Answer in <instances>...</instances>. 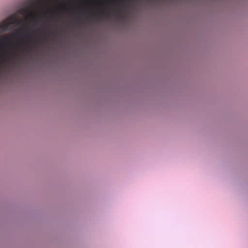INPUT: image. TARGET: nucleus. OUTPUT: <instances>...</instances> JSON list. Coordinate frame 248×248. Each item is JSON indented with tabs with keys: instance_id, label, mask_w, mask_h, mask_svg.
<instances>
[{
	"instance_id": "7",
	"label": "nucleus",
	"mask_w": 248,
	"mask_h": 248,
	"mask_svg": "<svg viewBox=\"0 0 248 248\" xmlns=\"http://www.w3.org/2000/svg\"><path fill=\"white\" fill-rule=\"evenodd\" d=\"M16 56V54L15 53H11L10 55V57L8 59H5L6 60H11V59H13Z\"/></svg>"
},
{
	"instance_id": "13",
	"label": "nucleus",
	"mask_w": 248,
	"mask_h": 248,
	"mask_svg": "<svg viewBox=\"0 0 248 248\" xmlns=\"http://www.w3.org/2000/svg\"><path fill=\"white\" fill-rule=\"evenodd\" d=\"M20 43L22 44L23 42V41H20Z\"/></svg>"
},
{
	"instance_id": "2",
	"label": "nucleus",
	"mask_w": 248,
	"mask_h": 248,
	"mask_svg": "<svg viewBox=\"0 0 248 248\" xmlns=\"http://www.w3.org/2000/svg\"><path fill=\"white\" fill-rule=\"evenodd\" d=\"M121 3L124 4V7H122L120 4H117V8L114 9L112 11L113 14L119 19H121L123 18L125 9L129 7V4L124 0H121Z\"/></svg>"
},
{
	"instance_id": "12",
	"label": "nucleus",
	"mask_w": 248,
	"mask_h": 248,
	"mask_svg": "<svg viewBox=\"0 0 248 248\" xmlns=\"http://www.w3.org/2000/svg\"><path fill=\"white\" fill-rule=\"evenodd\" d=\"M36 20H33V22H35V23H36Z\"/></svg>"
},
{
	"instance_id": "14",
	"label": "nucleus",
	"mask_w": 248,
	"mask_h": 248,
	"mask_svg": "<svg viewBox=\"0 0 248 248\" xmlns=\"http://www.w3.org/2000/svg\"><path fill=\"white\" fill-rule=\"evenodd\" d=\"M3 62H1V64H3Z\"/></svg>"
},
{
	"instance_id": "1",
	"label": "nucleus",
	"mask_w": 248,
	"mask_h": 248,
	"mask_svg": "<svg viewBox=\"0 0 248 248\" xmlns=\"http://www.w3.org/2000/svg\"><path fill=\"white\" fill-rule=\"evenodd\" d=\"M21 20L19 19L16 15H12L5 20L0 23V30L3 32L8 31L9 27L14 24H20Z\"/></svg>"
},
{
	"instance_id": "11",
	"label": "nucleus",
	"mask_w": 248,
	"mask_h": 248,
	"mask_svg": "<svg viewBox=\"0 0 248 248\" xmlns=\"http://www.w3.org/2000/svg\"><path fill=\"white\" fill-rule=\"evenodd\" d=\"M44 0H40V2H44Z\"/></svg>"
},
{
	"instance_id": "3",
	"label": "nucleus",
	"mask_w": 248,
	"mask_h": 248,
	"mask_svg": "<svg viewBox=\"0 0 248 248\" xmlns=\"http://www.w3.org/2000/svg\"><path fill=\"white\" fill-rule=\"evenodd\" d=\"M13 35H3L0 38V48L3 46L4 43L8 42Z\"/></svg>"
},
{
	"instance_id": "5",
	"label": "nucleus",
	"mask_w": 248,
	"mask_h": 248,
	"mask_svg": "<svg viewBox=\"0 0 248 248\" xmlns=\"http://www.w3.org/2000/svg\"><path fill=\"white\" fill-rule=\"evenodd\" d=\"M19 13L22 15H25L27 13L29 14V16L30 17H35L34 15L29 9H21L19 11Z\"/></svg>"
},
{
	"instance_id": "8",
	"label": "nucleus",
	"mask_w": 248,
	"mask_h": 248,
	"mask_svg": "<svg viewBox=\"0 0 248 248\" xmlns=\"http://www.w3.org/2000/svg\"><path fill=\"white\" fill-rule=\"evenodd\" d=\"M27 45L28 47L29 48L31 46H35V43H27Z\"/></svg>"
},
{
	"instance_id": "4",
	"label": "nucleus",
	"mask_w": 248,
	"mask_h": 248,
	"mask_svg": "<svg viewBox=\"0 0 248 248\" xmlns=\"http://www.w3.org/2000/svg\"><path fill=\"white\" fill-rule=\"evenodd\" d=\"M20 30L24 31V34L26 35L25 36L28 39H32V40H34V39H36L35 37V36L34 35V34L27 32L26 31V30L25 28H20Z\"/></svg>"
},
{
	"instance_id": "6",
	"label": "nucleus",
	"mask_w": 248,
	"mask_h": 248,
	"mask_svg": "<svg viewBox=\"0 0 248 248\" xmlns=\"http://www.w3.org/2000/svg\"><path fill=\"white\" fill-rule=\"evenodd\" d=\"M103 17H109V15L108 13L103 11L98 15V19L99 20Z\"/></svg>"
},
{
	"instance_id": "9",
	"label": "nucleus",
	"mask_w": 248,
	"mask_h": 248,
	"mask_svg": "<svg viewBox=\"0 0 248 248\" xmlns=\"http://www.w3.org/2000/svg\"><path fill=\"white\" fill-rule=\"evenodd\" d=\"M110 3L112 6L116 5V1L114 0H111Z\"/></svg>"
},
{
	"instance_id": "10",
	"label": "nucleus",
	"mask_w": 248,
	"mask_h": 248,
	"mask_svg": "<svg viewBox=\"0 0 248 248\" xmlns=\"http://www.w3.org/2000/svg\"><path fill=\"white\" fill-rule=\"evenodd\" d=\"M62 10H63V11H66V10H67V8H66V7H65V6H63V8H62Z\"/></svg>"
}]
</instances>
